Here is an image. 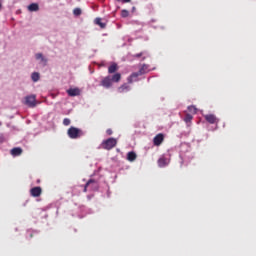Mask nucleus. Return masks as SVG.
I'll return each mask as SVG.
<instances>
[{
  "label": "nucleus",
  "instance_id": "obj_15",
  "mask_svg": "<svg viewBox=\"0 0 256 256\" xmlns=\"http://www.w3.org/2000/svg\"><path fill=\"white\" fill-rule=\"evenodd\" d=\"M127 161H129V162L136 161V153L127 152Z\"/></svg>",
  "mask_w": 256,
  "mask_h": 256
},
{
  "label": "nucleus",
  "instance_id": "obj_19",
  "mask_svg": "<svg viewBox=\"0 0 256 256\" xmlns=\"http://www.w3.org/2000/svg\"><path fill=\"white\" fill-rule=\"evenodd\" d=\"M72 15H75V17L81 16V8H75L72 10Z\"/></svg>",
  "mask_w": 256,
  "mask_h": 256
},
{
  "label": "nucleus",
  "instance_id": "obj_26",
  "mask_svg": "<svg viewBox=\"0 0 256 256\" xmlns=\"http://www.w3.org/2000/svg\"><path fill=\"white\" fill-rule=\"evenodd\" d=\"M114 1H116L117 3H124V4L130 3V0H114Z\"/></svg>",
  "mask_w": 256,
  "mask_h": 256
},
{
  "label": "nucleus",
  "instance_id": "obj_21",
  "mask_svg": "<svg viewBox=\"0 0 256 256\" xmlns=\"http://www.w3.org/2000/svg\"><path fill=\"white\" fill-rule=\"evenodd\" d=\"M183 121L189 123L192 121V115L186 114V117L183 118Z\"/></svg>",
  "mask_w": 256,
  "mask_h": 256
},
{
  "label": "nucleus",
  "instance_id": "obj_12",
  "mask_svg": "<svg viewBox=\"0 0 256 256\" xmlns=\"http://www.w3.org/2000/svg\"><path fill=\"white\" fill-rule=\"evenodd\" d=\"M104 79H108L114 82H120V73H114L112 76L104 77Z\"/></svg>",
  "mask_w": 256,
  "mask_h": 256
},
{
  "label": "nucleus",
  "instance_id": "obj_29",
  "mask_svg": "<svg viewBox=\"0 0 256 256\" xmlns=\"http://www.w3.org/2000/svg\"><path fill=\"white\" fill-rule=\"evenodd\" d=\"M34 235H32V233H29V238H32Z\"/></svg>",
  "mask_w": 256,
  "mask_h": 256
},
{
  "label": "nucleus",
  "instance_id": "obj_25",
  "mask_svg": "<svg viewBox=\"0 0 256 256\" xmlns=\"http://www.w3.org/2000/svg\"><path fill=\"white\" fill-rule=\"evenodd\" d=\"M189 113L195 114V106L188 107Z\"/></svg>",
  "mask_w": 256,
  "mask_h": 256
},
{
  "label": "nucleus",
  "instance_id": "obj_4",
  "mask_svg": "<svg viewBox=\"0 0 256 256\" xmlns=\"http://www.w3.org/2000/svg\"><path fill=\"white\" fill-rule=\"evenodd\" d=\"M23 104L26 105V107L34 108L35 107V95H29L24 98Z\"/></svg>",
  "mask_w": 256,
  "mask_h": 256
},
{
  "label": "nucleus",
  "instance_id": "obj_14",
  "mask_svg": "<svg viewBox=\"0 0 256 256\" xmlns=\"http://www.w3.org/2000/svg\"><path fill=\"white\" fill-rule=\"evenodd\" d=\"M94 186H96V181L88 180V182L85 183V192H87L88 188L94 189Z\"/></svg>",
  "mask_w": 256,
  "mask_h": 256
},
{
  "label": "nucleus",
  "instance_id": "obj_11",
  "mask_svg": "<svg viewBox=\"0 0 256 256\" xmlns=\"http://www.w3.org/2000/svg\"><path fill=\"white\" fill-rule=\"evenodd\" d=\"M26 10H28L29 12H37L39 11V4H29V6H26Z\"/></svg>",
  "mask_w": 256,
  "mask_h": 256
},
{
  "label": "nucleus",
  "instance_id": "obj_28",
  "mask_svg": "<svg viewBox=\"0 0 256 256\" xmlns=\"http://www.w3.org/2000/svg\"><path fill=\"white\" fill-rule=\"evenodd\" d=\"M106 134H108V136H110L113 134V132H112V130L108 129V130H106Z\"/></svg>",
  "mask_w": 256,
  "mask_h": 256
},
{
  "label": "nucleus",
  "instance_id": "obj_9",
  "mask_svg": "<svg viewBox=\"0 0 256 256\" xmlns=\"http://www.w3.org/2000/svg\"><path fill=\"white\" fill-rule=\"evenodd\" d=\"M162 144V134H156L155 137H153V146L158 147Z\"/></svg>",
  "mask_w": 256,
  "mask_h": 256
},
{
  "label": "nucleus",
  "instance_id": "obj_13",
  "mask_svg": "<svg viewBox=\"0 0 256 256\" xmlns=\"http://www.w3.org/2000/svg\"><path fill=\"white\" fill-rule=\"evenodd\" d=\"M130 91V85L124 84L121 87L117 88V92L119 93H127Z\"/></svg>",
  "mask_w": 256,
  "mask_h": 256
},
{
  "label": "nucleus",
  "instance_id": "obj_22",
  "mask_svg": "<svg viewBox=\"0 0 256 256\" xmlns=\"http://www.w3.org/2000/svg\"><path fill=\"white\" fill-rule=\"evenodd\" d=\"M128 15H130V13L127 12V10H121V18H127Z\"/></svg>",
  "mask_w": 256,
  "mask_h": 256
},
{
  "label": "nucleus",
  "instance_id": "obj_10",
  "mask_svg": "<svg viewBox=\"0 0 256 256\" xmlns=\"http://www.w3.org/2000/svg\"><path fill=\"white\" fill-rule=\"evenodd\" d=\"M65 93L68 94V97H75L79 95V90L78 88H72L65 91Z\"/></svg>",
  "mask_w": 256,
  "mask_h": 256
},
{
  "label": "nucleus",
  "instance_id": "obj_17",
  "mask_svg": "<svg viewBox=\"0 0 256 256\" xmlns=\"http://www.w3.org/2000/svg\"><path fill=\"white\" fill-rule=\"evenodd\" d=\"M156 165L162 167H166V158H160V160H156Z\"/></svg>",
  "mask_w": 256,
  "mask_h": 256
},
{
  "label": "nucleus",
  "instance_id": "obj_24",
  "mask_svg": "<svg viewBox=\"0 0 256 256\" xmlns=\"http://www.w3.org/2000/svg\"><path fill=\"white\" fill-rule=\"evenodd\" d=\"M71 124V120H68V118L62 119V125L68 126Z\"/></svg>",
  "mask_w": 256,
  "mask_h": 256
},
{
  "label": "nucleus",
  "instance_id": "obj_1",
  "mask_svg": "<svg viewBox=\"0 0 256 256\" xmlns=\"http://www.w3.org/2000/svg\"><path fill=\"white\" fill-rule=\"evenodd\" d=\"M149 66L144 64L140 66V70L134 73H130V76L127 77V84H132L133 82H136V77H140L145 75L146 73L149 72L148 70Z\"/></svg>",
  "mask_w": 256,
  "mask_h": 256
},
{
  "label": "nucleus",
  "instance_id": "obj_6",
  "mask_svg": "<svg viewBox=\"0 0 256 256\" xmlns=\"http://www.w3.org/2000/svg\"><path fill=\"white\" fill-rule=\"evenodd\" d=\"M204 118H205V122L211 125H215L218 123V118H216L215 115L213 114H205Z\"/></svg>",
  "mask_w": 256,
  "mask_h": 256
},
{
  "label": "nucleus",
  "instance_id": "obj_2",
  "mask_svg": "<svg viewBox=\"0 0 256 256\" xmlns=\"http://www.w3.org/2000/svg\"><path fill=\"white\" fill-rule=\"evenodd\" d=\"M67 135L68 139L76 140L84 136V131L76 127H68Z\"/></svg>",
  "mask_w": 256,
  "mask_h": 256
},
{
  "label": "nucleus",
  "instance_id": "obj_5",
  "mask_svg": "<svg viewBox=\"0 0 256 256\" xmlns=\"http://www.w3.org/2000/svg\"><path fill=\"white\" fill-rule=\"evenodd\" d=\"M42 195V188L41 187H33L29 189V196L33 198H39Z\"/></svg>",
  "mask_w": 256,
  "mask_h": 256
},
{
  "label": "nucleus",
  "instance_id": "obj_20",
  "mask_svg": "<svg viewBox=\"0 0 256 256\" xmlns=\"http://www.w3.org/2000/svg\"><path fill=\"white\" fill-rule=\"evenodd\" d=\"M31 79H33V82H39V73L33 72V75H31Z\"/></svg>",
  "mask_w": 256,
  "mask_h": 256
},
{
  "label": "nucleus",
  "instance_id": "obj_18",
  "mask_svg": "<svg viewBox=\"0 0 256 256\" xmlns=\"http://www.w3.org/2000/svg\"><path fill=\"white\" fill-rule=\"evenodd\" d=\"M95 25H98V27H101V29H104L105 25L101 22V18H95Z\"/></svg>",
  "mask_w": 256,
  "mask_h": 256
},
{
  "label": "nucleus",
  "instance_id": "obj_8",
  "mask_svg": "<svg viewBox=\"0 0 256 256\" xmlns=\"http://www.w3.org/2000/svg\"><path fill=\"white\" fill-rule=\"evenodd\" d=\"M111 83H117V81H113L110 79H101V87H104V89L110 88Z\"/></svg>",
  "mask_w": 256,
  "mask_h": 256
},
{
  "label": "nucleus",
  "instance_id": "obj_3",
  "mask_svg": "<svg viewBox=\"0 0 256 256\" xmlns=\"http://www.w3.org/2000/svg\"><path fill=\"white\" fill-rule=\"evenodd\" d=\"M117 146V139L108 138L101 142V149L110 151L113 147Z\"/></svg>",
  "mask_w": 256,
  "mask_h": 256
},
{
  "label": "nucleus",
  "instance_id": "obj_7",
  "mask_svg": "<svg viewBox=\"0 0 256 256\" xmlns=\"http://www.w3.org/2000/svg\"><path fill=\"white\" fill-rule=\"evenodd\" d=\"M21 155H22V148L15 147L13 149H10V156L19 157Z\"/></svg>",
  "mask_w": 256,
  "mask_h": 256
},
{
  "label": "nucleus",
  "instance_id": "obj_23",
  "mask_svg": "<svg viewBox=\"0 0 256 256\" xmlns=\"http://www.w3.org/2000/svg\"><path fill=\"white\" fill-rule=\"evenodd\" d=\"M36 60L42 61V63H45V58L42 57V54H36Z\"/></svg>",
  "mask_w": 256,
  "mask_h": 256
},
{
  "label": "nucleus",
  "instance_id": "obj_27",
  "mask_svg": "<svg viewBox=\"0 0 256 256\" xmlns=\"http://www.w3.org/2000/svg\"><path fill=\"white\" fill-rule=\"evenodd\" d=\"M143 55H145L144 52H140V53H137L134 55V58H140V57H143Z\"/></svg>",
  "mask_w": 256,
  "mask_h": 256
},
{
  "label": "nucleus",
  "instance_id": "obj_16",
  "mask_svg": "<svg viewBox=\"0 0 256 256\" xmlns=\"http://www.w3.org/2000/svg\"><path fill=\"white\" fill-rule=\"evenodd\" d=\"M114 72H117V64H111V66H108V74H113Z\"/></svg>",
  "mask_w": 256,
  "mask_h": 256
}]
</instances>
